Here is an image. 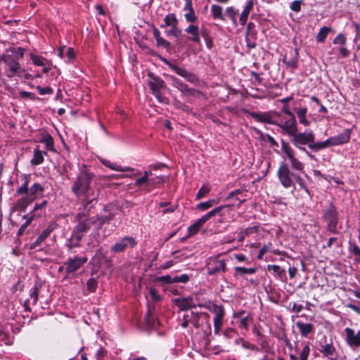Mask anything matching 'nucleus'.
I'll return each instance as SVG.
<instances>
[{
    "label": "nucleus",
    "instance_id": "1",
    "mask_svg": "<svg viewBox=\"0 0 360 360\" xmlns=\"http://www.w3.org/2000/svg\"><path fill=\"white\" fill-rule=\"evenodd\" d=\"M281 150L285 155L290 164L281 162L277 171V176L281 184L285 188H293L295 189V181L304 189L307 187L301 174H304V164L295 157V151L290 144L285 140H281Z\"/></svg>",
    "mask_w": 360,
    "mask_h": 360
},
{
    "label": "nucleus",
    "instance_id": "2",
    "mask_svg": "<svg viewBox=\"0 0 360 360\" xmlns=\"http://www.w3.org/2000/svg\"><path fill=\"white\" fill-rule=\"evenodd\" d=\"M94 176V173L83 165L71 186L72 192L79 200L84 210L91 209L98 200L99 189L91 186Z\"/></svg>",
    "mask_w": 360,
    "mask_h": 360
},
{
    "label": "nucleus",
    "instance_id": "3",
    "mask_svg": "<svg viewBox=\"0 0 360 360\" xmlns=\"http://www.w3.org/2000/svg\"><path fill=\"white\" fill-rule=\"evenodd\" d=\"M289 119L285 120L284 122L277 121L275 126L281 128L283 134L290 137V143L299 150L304 152L311 160L315 157L307 148H309V144L313 143V131L311 130L304 132H298L297 122L294 114L288 115Z\"/></svg>",
    "mask_w": 360,
    "mask_h": 360
},
{
    "label": "nucleus",
    "instance_id": "4",
    "mask_svg": "<svg viewBox=\"0 0 360 360\" xmlns=\"http://www.w3.org/2000/svg\"><path fill=\"white\" fill-rule=\"evenodd\" d=\"M24 56V49L18 48H12L0 56V79L6 76L9 79L14 77H22L25 72L20 64V59Z\"/></svg>",
    "mask_w": 360,
    "mask_h": 360
},
{
    "label": "nucleus",
    "instance_id": "5",
    "mask_svg": "<svg viewBox=\"0 0 360 360\" xmlns=\"http://www.w3.org/2000/svg\"><path fill=\"white\" fill-rule=\"evenodd\" d=\"M321 219L326 224V229L332 234H338L342 229L340 223V214L335 205L329 201L322 210Z\"/></svg>",
    "mask_w": 360,
    "mask_h": 360
},
{
    "label": "nucleus",
    "instance_id": "6",
    "mask_svg": "<svg viewBox=\"0 0 360 360\" xmlns=\"http://www.w3.org/2000/svg\"><path fill=\"white\" fill-rule=\"evenodd\" d=\"M351 134V129H345L342 133L330 136L324 141L316 142L315 135L313 133V143L309 144V149L312 152L317 153L328 147L343 145L349 141Z\"/></svg>",
    "mask_w": 360,
    "mask_h": 360
},
{
    "label": "nucleus",
    "instance_id": "7",
    "mask_svg": "<svg viewBox=\"0 0 360 360\" xmlns=\"http://www.w3.org/2000/svg\"><path fill=\"white\" fill-rule=\"evenodd\" d=\"M22 179L24 182L20 187L17 188L15 195H27L32 200V201L43 196L44 188L42 186V185L36 182L33 184L29 188L30 176L28 175L24 174L22 176Z\"/></svg>",
    "mask_w": 360,
    "mask_h": 360
},
{
    "label": "nucleus",
    "instance_id": "8",
    "mask_svg": "<svg viewBox=\"0 0 360 360\" xmlns=\"http://www.w3.org/2000/svg\"><path fill=\"white\" fill-rule=\"evenodd\" d=\"M162 181V179L156 176L152 177V172L150 170L145 171L142 176L138 178L135 181V186H139L145 192H150L152 188L158 186Z\"/></svg>",
    "mask_w": 360,
    "mask_h": 360
},
{
    "label": "nucleus",
    "instance_id": "9",
    "mask_svg": "<svg viewBox=\"0 0 360 360\" xmlns=\"http://www.w3.org/2000/svg\"><path fill=\"white\" fill-rule=\"evenodd\" d=\"M76 220L78 224L75 226L73 229L74 233L79 235L81 238L88 232L92 225H94L97 220L98 217H85L83 213H78L76 215Z\"/></svg>",
    "mask_w": 360,
    "mask_h": 360
},
{
    "label": "nucleus",
    "instance_id": "10",
    "mask_svg": "<svg viewBox=\"0 0 360 360\" xmlns=\"http://www.w3.org/2000/svg\"><path fill=\"white\" fill-rule=\"evenodd\" d=\"M136 240L134 237L127 236L120 238L112 245L110 252L115 254L121 253L129 248H133L136 245Z\"/></svg>",
    "mask_w": 360,
    "mask_h": 360
},
{
    "label": "nucleus",
    "instance_id": "11",
    "mask_svg": "<svg viewBox=\"0 0 360 360\" xmlns=\"http://www.w3.org/2000/svg\"><path fill=\"white\" fill-rule=\"evenodd\" d=\"M243 112L249 115L251 117H252L255 120H256L258 122L273 125L277 124V120L273 119V112H255L249 111L248 110H243ZM274 114L276 116H279V113L278 112H274Z\"/></svg>",
    "mask_w": 360,
    "mask_h": 360
},
{
    "label": "nucleus",
    "instance_id": "12",
    "mask_svg": "<svg viewBox=\"0 0 360 360\" xmlns=\"http://www.w3.org/2000/svg\"><path fill=\"white\" fill-rule=\"evenodd\" d=\"M87 261L88 258L85 256H75L73 257L68 258V260L64 263V266H65V272L68 274L75 273L81 267H82L87 262Z\"/></svg>",
    "mask_w": 360,
    "mask_h": 360
},
{
    "label": "nucleus",
    "instance_id": "13",
    "mask_svg": "<svg viewBox=\"0 0 360 360\" xmlns=\"http://www.w3.org/2000/svg\"><path fill=\"white\" fill-rule=\"evenodd\" d=\"M226 262L227 260L220 259L219 256L210 259L207 264V274L209 275H216L225 272L226 271Z\"/></svg>",
    "mask_w": 360,
    "mask_h": 360
},
{
    "label": "nucleus",
    "instance_id": "14",
    "mask_svg": "<svg viewBox=\"0 0 360 360\" xmlns=\"http://www.w3.org/2000/svg\"><path fill=\"white\" fill-rule=\"evenodd\" d=\"M58 224L56 221H50L46 227L39 235L35 241H34L30 247V249L34 250L39 247L45 240L50 236V234L57 229Z\"/></svg>",
    "mask_w": 360,
    "mask_h": 360
},
{
    "label": "nucleus",
    "instance_id": "15",
    "mask_svg": "<svg viewBox=\"0 0 360 360\" xmlns=\"http://www.w3.org/2000/svg\"><path fill=\"white\" fill-rule=\"evenodd\" d=\"M211 311L215 314L214 317V333L217 334L221 330L222 326L223 319L225 316L224 308L222 305L214 304Z\"/></svg>",
    "mask_w": 360,
    "mask_h": 360
},
{
    "label": "nucleus",
    "instance_id": "16",
    "mask_svg": "<svg viewBox=\"0 0 360 360\" xmlns=\"http://www.w3.org/2000/svg\"><path fill=\"white\" fill-rule=\"evenodd\" d=\"M299 52L297 49H290L288 54H285L283 58V63L292 70H295L298 67Z\"/></svg>",
    "mask_w": 360,
    "mask_h": 360
},
{
    "label": "nucleus",
    "instance_id": "17",
    "mask_svg": "<svg viewBox=\"0 0 360 360\" xmlns=\"http://www.w3.org/2000/svg\"><path fill=\"white\" fill-rule=\"evenodd\" d=\"M346 334V341L350 347H359L360 346V331L356 334L354 333L353 329L346 328L345 329Z\"/></svg>",
    "mask_w": 360,
    "mask_h": 360
},
{
    "label": "nucleus",
    "instance_id": "18",
    "mask_svg": "<svg viewBox=\"0 0 360 360\" xmlns=\"http://www.w3.org/2000/svg\"><path fill=\"white\" fill-rule=\"evenodd\" d=\"M184 31L188 34L187 37L188 40L195 44L200 43L199 27L198 25H194V23H191V25L186 27Z\"/></svg>",
    "mask_w": 360,
    "mask_h": 360
},
{
    "label": "nucleus",
    "instance_id": "19",
    "mask_svg": "<svg viewBox=\"0 0 360 360\" xmlns=\"http://www.w3.org/2000/svg\"><path fill=\"white\" fill-rule=\"evenodd\" d=\"M150 80L148 84L153 93L161 91L165 87V82L160 77H155L152 72L148 74Z\"/></svg>",
    "mask_w": 360,
    "mask_h": 360
},
{
    "label": "nucleus",
    "instance_id": "20",
    "mask_svg": "<svg viewBox=\"0 0 360 360\" xmlns=\"http://www.w3.org/2000/svg\"><path fill=\"white\" fill-rule=\"evenodd\" d=\"M165 290L166 293L169 296H176L175 298L172 299V301L176 304V306L179 307V311H180V297H179V285L175 283H169L165 288Z\"/></svg>",
    "mask_w": 360,
    "mask_h": 360
},
{
    "label": "nucleus",
    "instance_id": "21",
    "mask_svg": "<svg viewBox=\"0 0 360 360\" xmlns=\"http://www.w3.org/2000/svg\"><path fill=\"white\" fill-rule=\"evenodd\" d=\"M39 141L45 144V148L46 150L51 152L56 151L53 137L48 132L43 131L39 135Z\"/></svg>",
    "mask_w": 360,
    "mask_h": 360
},
{
    "label": "nucleus",
    "instance_id": "22",
    "mask_svg": "<svg viewBox=\"0 0 360 360\" xmlns=\"http://www.w3.org/2000/svg\"><path fill=\"white\" fill-rule=\"evenodd\" d=\"M198 316L195 314L193 311L186 312L183 316V322L181 323V326L186 328L188 326L189 323H191L193 326L198 327Z\"/></svg>",
    "mask_w": 360,
    "mask_h": 360
},
{
    "label": "nucleus",
    "instance_id": "23",
    "mask_svg": "<svg viewBox=\"0 0 360 360\" xmlns=\"http://www.w3.org/2000/svg\"><path fill=\"white\" fill-rule=\"evenodd\" d=\"M32 202V200L28 195H25L19 198L16 201L13 208L15 210L25 212L27 206L30 205Z\"/></svg>",
    "mask_w": 360,
    "mask_h": 360
},
{
    "label": "nucleus",
    "instance_id": "24",
    "mask_svg": "<svg viewBox=\"0 0 360 360\" xmlns=\"http://www.w3.org/2000/svg\"><path fill=\"white\" fill-rule=\"evenodd\" d=\"M296 326L299 329L300 335L304 338H307L314 329L313 324L310 323L297 321L296 323Z\"/></svg>",
    "mask_w": 360,
    "mask_h": 360
},
{
    "label": "nucleus",
    "instance_id": "25",
    "mask_svg": "<svg viewBox=\"0 0 360 360\" xmlns=\"http://www.w3.org/2000/svg\"><path fill=\"white\" fill-rule=\"evenodd\" d=\"M253 0H248L240 16V23L241 25H245L247 23L248 15L251 11L253 9Z\"/></svg>",
    "mask_w": 360,
    "mask_h": 360
},
{
    "label": "nucleus",
    "instance_id": "26",
    "mask_svg": "<svg viewBox=\"0 0 360 360\" xmlns=\"http://www.w3.org/2000/svg\"><path fill=\"white\" fill-rule=\"evenodd\" d=\"M267 269L269 271H272L274 274H276L278 278L281 281L285 282L287 281L285 270L282 269L279 265L269 264L267 265Z\"/></svg>",
    "mask_w": 360,
    "mask_h": 360
},
{
    "label": "nucleus",
    "instance_id": "27",
    "mask_svg": "<svg viewBox=\"0 0 360 360\" xmlns=\"http://www.w3.org/2000/svg\"><path fill=\"white\" fill-rule=\"evenodd\" d=\"M203 225L204 223L200 219H198L195 223L188 228V234L185 237L181 238V242L185 239L195 235Z\"/></svg>",
    "mask_w": 360,
    "mask_h": 360
},
{
    "label": "nucleus",
    "instance_id": "28",
    "mask_svg": "<svg viewBox=\"0 0 360 360\" xmlns=\"http://www.w3.org/2000/svg\"><path fill=\"white\" fill-rule=\"evenodd\" d=\"M297 116L299 120V122L304 125V127H309L310 125V122L307 119V108L304 107L302 108H294Z\"/></svg>",
    "mask_w": 360,
    "mask_h": 360
},
{
    "label": "nucleus",
    "instance_id": "29",
    "mask_svg": "<svg viewBox=\"0 0 360 360\" xmlns=\"http://www.w3.org/2000/svg\"><path fill=\"white\" fill-rule=\"evenodd\" d=\"M44 155H46V153L41 151L39 150V146H37L34 150L33 158L30 160V164L33 166L41 165L44 162Z\"/></svg>",
    "mask_w": 360,
    "mask_h": 360
},
{
    "label": "nucleus",
    "instance_id": "30",
    "mask_svg": "<svg viewBox=\"0 0 360 360\" xmlns=\"http://www.w3.org/2000/svg\"><path fill=\"white\" fill-rule=\"evenodd\" d=\"M259 226H254L248 227L245 229L240 231L238 236V240L239 242H243L245 240V237L251 234L257 233L259 231Z\"/></svg>",
    "mask_w": 360,
    "mask_h": 360
},
{
    "label": "nucleus",
    "instance_id": "31",
    "mask_svg": "<svg viewBox=\"0 0 360 360\" xmlns=\"http://www.w3.org/2000/svg\"><path fill=\"white\" fill-rule=\"evenodd\" d=\"M82 238H81L79 235L74 233L72 231L71 237L68 239L65 245L69 250H72V248L79 247Z\"/></svg>",
    "mask_w": 360,
    "mask_h": 360
},
{
    "label": "nucleus",
    "instance_id": "32",
    "mask_svg": "<svg viewBox=\"0 0 360 360\" xmlns=\"http://www.w3.org/2000/svg\"><path fill=\"white\" fill-rule=\"evenodd\" d=\"M332 28L330 27L323 26L321 27L316 36V41L318 43H323L326 41L328 34L332 32Z\"/></svg>",
    "mask_w": 360,
    "mask_h": 360
},
{
    "label": "nucleus",
    "instance_id": "33",
    "mask_svg": "<svg viewBox=\"0 0 360 360\" xmlns=\"http://www.w3.org/2000/svg\"><path fill=\"white\" fill-rule=\"evenodd\" d=\"M255 133L259 136L262 140H266L271 146L278 147V142L271 135L266 134H264L261 130L255 128Z\"/></svg>",
    "mask_w": 360,
    "mask_h": 360
},
{
    "label": "nucleus",
    "instance_id": "34",
    "mask_svg": "<svg viewBox=\"0 0 360 360\" xmlns=\"http://www.w3.org/2000/svg\"><path fill=\"white\" fill-rule=\"evenodd\" d=\"M22 218L26 219V221L23 224H22L21 226L19 228L18 233H17L18 236H22L23 234V233L25 232L27 227L34 220L33 214H32V213H28L27 214H25L22 217Z\"/></svg>",
    "mask_w": 360,
    "mask_h": 360
},
{
    "label": "nucleus",
    "instance_id": "35",
    "mask_svg": "<svg viewBox=\"0 0 360 360\" xmlns=\"http://www.w3.org/2000/svg\"><path fill=\"white\" fill-rule=\"evenodd\" d=\"M257 32L255 29L250 30L249 31H246V40L248 43V46L250 48H255V40L257 39Z\"/></svg>",
    "mask_w": 360,
    "mask_h": 360
},
{
    "label": "nucleus",
    "instance_id": "36",
    "mask_svg": "<svg viewBox=\"0 0 360 360\" xmlns=\"http://www.w3.org/2000/svg\"><path fill=\"white\" fill-rule=\"evenodd\" d=\"M292 99L293 96H290L278 100V102L283 104L281 108V112L285 114L286 115H291L292 114H293L290 110L289 105V102Z\"/></svg>",
    "mask_w": 360,
    "mask_h": 360
},
{
    "label": "nucleus",
    "instance_id": "37",
    "mask_svg": "<svg viewBox=\"0 0 360 360\" xmlns=\"http://www.w3.org/2000/svg\"><path fill=\"white\" fill-rule=\"evenodd\" d=\"M211 13H212V16L214 19H219L223 21L225 20V18L222 14L221 6L217 5V4L212 5Z\"/></svg>",
    "mask_w": 360,
    "mask_h": 360
},
{
    "label": "nucleus",
    "instance_id": "38",
    "mask_svg": "<svg viewBox=\"0 0 360 360\" xmlns=\"http://www.w3.org/2000/svg\"><path fill=\"white\" fill-rule=\"evenodd\" d=\"M219 203V200L216 199H210L206 202H202L198 203L196 205V208L200 210H206L209 208L212 207L213 205H217Z\"/></svg>",
    "mask_w": 360,
    "mask_h": 360
},
{
    "label": "nucleus",
    "instance_id": "39",
    "mask_svg": "<svg viewBox=\"0 0 360 360\" xmlns=\"http://www.w3.org/2000/svg\"><path fill=\"white\" fill-rule=\"evenodd\" d=\"M164 20L165 25H162V27H176L178 25V20L175 15L172 13L167 15Z\"/></svg>",
    "mask_w": 360,
    "mask_h": 360
},
{
    "label": "nucleus",
    "instance_id": "40",
    "mask_svg": "<svg viewBox=\"0 0 360 360\" xmlns=\"http://www.w3.org/2000/svg\"><path fill=\"white\" fill-rule=\"evenodd\" d=\"M234 270L236 273L234 276H237L238 274L240 276H244L245 274H254L257 271L255 268H245L243 266H236Z\"/></svg>",
    "mask_w": 360,
    "mask_h": 360
},
{
    "label": "nucleus",
    "instance_id": "41",
    "mask_svg": "<svg viewBox=\"0 0 360 360\" xmlns=\"http://www.w3.org/2000/svg\"><path fill=\"white\" fill-rule=\"evenodd\" d=\"M181 77H184L187 81L192 84H198L200 82L198 77L191 72H188L186 70L181 68Z\"/></svg>",
    "mask_w": 360,
    "mask_h": 360
},
{
    "label": "nucleus",
    "instance_id": "42",
    "mask_svg": "<svg viewBox=\"0 0 360 360\" xmlns=\"http://www.w3.org/2000/svg\"><path fill=\"white\" fill-rule=\"evenodd\" d=\"M30 58L32 61L33 64L37 66H45L46 63L48 62L45 58L33 53H30Z\"/></svg>",
    "mask_w": 360,
    "mask_h": 360
},
{
    "label": "nucleus",
    "instance_id": "43",
    "mask_svg": "<svg viewBox=\"0 0 360 360\" xmlns=\"http://www.w3.org/2000/svg\"><path fill=\"white\" fill-rule=\"evenodd\" d=\"M108 168L112 170L118 171V172H134L135 169L131 167H122L117 165L115 162H111L108 165Z\"/></svg>",
    "mask_w": 360,
    "mask_h": 360
},
{
    "label": "nucleus",
    "instance_id": "44",
    "mask_svg": "<svg viewBox=\"0 0 360 360\" xmlns=\"http://www.w3.org/2000/svg\"><path fill=\"white\" fill-rule=\"evenodd\" d=\"M211 191V187L208 184H203L196 194L195 199L200 200L208 194Z\"/></svg>",
    "mask_w": 360,
    "mask_h": 360
},
{
    "label": "nucleus",
    "instance_id": "45",
    "mask_svg": "<svg viewBox=\"0 0 360 360\" xmlns=\"http://www.w3.org/2000/svg\"><path fill=\"white\" fill-rule=\"evenodd\" d=\"M48 204L47 200H44L41 203H35L33 210L30 212L33 214L34 219L41 217V214H36V212L44 209Z\"/></svg>",
    "mask_w": 360,
    "mask_h": 360
},
{
    "label": "nucleus",
    "instance_id": "46",
    "mask_svg": "<svg viewBox=\"0 0 360 360\" xmlns=\"http://www.w3.org/2000/svg\"><path fill=\"white\" fill-rule=\"evenodd\" d=\"M320 352L322 353L325 356L333 355L335 351V349L333 344H326L321 346L319 349Z\"/></svg>",
    "mask_w": 360,
    "mask_h": 360
},
{
    "label": "nucleus",
    "instance_id": "47",
    "mask_svg": "<svg viewBox=\"0 0 360 360\" xmlns=\"http://www.w3.org/2000/svg\"><path fill=\"white\" fill-rule=\"evenodd\" d=\"M195 307L192 297L181 298V311Z\"/></svg>",
    "mask_w": 360,
    "mask_h": 360
},
{
    "label": "nucleus",
    "instance_id": "48",
    "mask_svg": "<svg viewBox=\"0 0 360 360\" xmlns=\"http://www.w3.org/2000/svg\"><path fill=\"white\" fill-rule=\"evenodd\" d=\"M156 317L148 309L146 315L145 316V322L150 327H155L156 324Z\"/></svg>",
    "mask_w": 360,
    "mask_h": 360
},
{
    "label": "nucleus",
    "instance_id": "49",
    "mask_svg": "<svg viewBox=\"0 0 360 360\" xmlns=\"http://www.w3.org/2000/svg\"><path fill=\"white\" fill-rule=\"evenodd\" d=\"M157 281H162L164 283H166L167 285H168L169 283H178L180 281V277L179 276H175L173 278L169 276H162L157 278Z\"/></svg>",
    "mask_w": 360,
    "mask_h": 360
},
{
    "label": "nucleus",
    "instance_id": "50",
    "mask_svg": "<svg viewBox=\"0 0 360 360\" xmlns=\"http://www.w3.org/2000/svg\"><path fill=\"white\" fill-rule=\"evenodd\" d=\"M226 13L227 16L231 20L234 25H236V15L238 14V11L233 6H229L226 8Z\"/></svg>",
    "mask_w": 360,
    "mask_h": 360
},
{
    "label": "nucleus",
    "instance_id": "51",
    "mask_svg": "<svg viewBox=\"0 0 360 360\" xmlns=\"http://www.w3.org/2000/svg\"><path fill=\"white\" fill-rule=\"evenodd\" d=\"M333 44L335 45L345 46L347 44V37L345 34L340 32L334 38Z\"/></svg>",
    "mask_w": 360,
    "mask_h": 360
},
{
    "label": "nucleus",
    "instance_id": "52",
    "mask_svg": "<svg viewBox=\"0 0 360 360\" xmlns=\"http://www.w3.org/2000/svg\"><path fill=\"white\" fill-rule=\"evenodd\" d=\"M252 321V317L251 314H248L246 316L241 318L239 321L238 326L240 328L248 330V323Z\"/></svg>",
    "mask_w": 360,
    "mask_h": 360
},
{
    "label": "nucleus",
    "instance_id": "53",
    "mask_svg": "<svg viewBox=\"0 0 360 360\" xmlns=\"http://www.w3.org/2000/svg\"><path fill=\"white\" fill-rule=\"evenodd\" d=\"M39 285L35 284L34 287L31 289L30 299L32 300V304H36L39 297Z\"/></svg>",
    "mask_w": 360,
    "mask_h": 360
},
{
    "label": "nucleus",
    "instance_id": "54",
    "mask_svg": "<svg viewBox=\"0 0 360 360\" xmlns=\"http://www.w3.org/2000/svg\"><path fill=\"white\" fill-rule=\"evenodd\" d=\"M184 17L186 20L189 23H194L198 20V17L195 13L194 9L189 10V13H185Z\"/></svg>",
    "mask_w": 360,
    "mask_h": 360
},
{
    "label": "nucleus",
    "instance_id": "55",
    "mask_svg": "<svg viewBox=\"0 0 360 360\" xmlns=\"http://www.w3.org/2000/svg\"><path fill=\"white\" fill-rule=\"evenodd\" d=\"M162 60L167 64L174 72L180 75V68L176 63L167 60L165 58H163Z\"/></svg>",
    "mask_w": 360,
    "mask_h": 360
},
{
    "label": "nucleus",
    "instance_id": "56",
    "mask_svg": "<svg viewBox=\"0 0 360 360\" xmlns=\"http://www.w3.org/2000/svg\"><path fill=\"white\" fill-rule=\"evenodd\" d=\"M309 353H310V347L308 345H306L303 347V349L300 354V360H307Z\"/></svg>",
    "mask_w": 360,
    "mask_h": 360
},
{
    "label": "nucleus",
    "instance_id": "57",
    "mask_svg": "<svg viewBox=\"0 0 360 360\" xmlns=\"http://www.w3.org/2000/svg\"><path fill=\"white\" fill-rule=\"evenodd\" d=\"M271 245L272 244L271 243L264 245L263 247L259 251L257 259H262L264 255L269 250Z\"/></svg>",
    "mask_w": 360,
    "mask_h": 360
},
{
    "label": "nucleus",
    "instance_id": "58",
    "mask_svg": "<svg viewBox=\"0 0 360 360\" xmlns=\"http://www.w3.org/2000/svg\"><path fill=\"white\" fill-rule=\"evenodd\" d=\"M302 4V0H295L293 1L290 4V9L294 12H300L301 11V6Z\"/></svg>",
    "mask_w": 360,
    "mask_h": 360
},
{
    "label": "nucleus",
    "instance_id": "59",
    "mask_svg": "<svg viewBox=\"0 0 360 360\" xmlns=\"http://www.w3.org/2000/svg\"><path fill=\"white\" fill-rule=\"evenodd\" d=\"M86 286L90 292H94L97 287V281L95 278H91L86 283Z\"/></svg>",
    "mask_w": 360,
    "mask_h": 360
},
{
    "label": "nucleus",
    "instance_id": "60",
    "mask_svg": "<svg viewBox=\"0 0 360 360\" xmlns=\"http://www.w3.org/2000/svg\"><path fill=\"white\" fill-rule=\"evenodd\" d=\"M37 89L40 95L52 94L53 93V89L49 86L41 87L40 86H37Z\"/></svg>",
    "mask_w": 360,
    "mask_h": 360
},
{
    "label": "nucleus",
    "instance_id": "61",
    "mask_svg": "<svg viewBox=\"0 0 360 360\" xmlns=\"http://www.w3.org/2000/svg\"><path fill=\"white\" fill-rule=\"evenodd\" d=\"M253 333L257 337V342H259L260 340L264 339L265 338L264 335L262 333L260 327L255 326L252 329Z\"/></svg>",
    "mask_w": 360,
    "mask_h": 360
},
{
    "label": "nucleus",
    "instance_id": "62",
    "mask_svg": "<svg viewBox=\"0 0 360 360\" xmlns=\"http://www.w3.org/2000/svg\"><path fill=\"white\" fill-rule=\"evenodd\" d=\"M236 334H237V331L231 328H226L223 332L224 336L227 339L232 338Z\"/></svg>",
    "mask_w": 360,
    "mask_h": 360
},
{
    "label": "nucleus",
    "instance_id": "63",
    "mask_svg": "<svg viewBox=\"0 0 360 360\" xmlns=\"http://www.w3.org/2000/svg\"><path fill=\"white\" fill-rule=\"evenodd\" d=\"M19 94H20V96L23 98H27V99H30L32 101L37 99L35 94L32 92L22 91H20Z\"/></svg>",
    "mask_w": 360,
    "mask_h": 360
},
{
    "label": "nucleus",
    "instance_id": "64",
    "mask_svg": "<svg viewBox=\"0 0 360 360\" xmlns=\"http://www.w3.org/2000/svg\"><path fill=\"white\" fill-rule=\"evenodd\" d=\"M65 56L68 58V61L73 60L75 57V53L74 49L71 47L66 48L65 57Z\"/></svg>",
    "mask_w": 360,
    "mask_h": 360
}]
</instances>
